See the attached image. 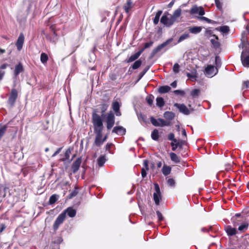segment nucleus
<instances>
[{
  "label": "nucleus",
  "mask_w": 249,
  "mask_h": 249,
  "mask_svg": "<svg viewBox=\"0 0 249 249\" xmlns=\"http://www.w3.org/2000/svg\"><path fill=\"white\" fill-rule=\"evenodd\" d=\"M65 218L66 217L65 213H61L58 216L53 225V229L54 231H56L58 230L59 225L63 222Z\"/></svg>",
  "instance_id": "9d476101"
},
{
  "label": "nucleus",
  "mask_w": 249,
  "mask_h": 249,
  "mask_svg": "<svg viewBox=\"0 0 249 249\" xmlns=\"http://www.w3.org/2000/svg\"><path fill=\"white\" fill-rule=\"evenodd\" d=\"M7 128V125L6 124L3 125L0 128V140L5 134Z\"/></svg>",
  "instance_id": "a18cd8bd"
},
{
  "label": "nucleus",
  "mask_w": 249,
  "mask_h": 249,
  "mask_svg": "<svg viewBox=\"0 0 249 249\" xmlns=\"http://www.w3.org/2000/svg\"><path fill=\"white\" fill-rule=\"evenodd\" d=\"M205 74L207 75L213 76L218 72V69L212 65H208L205 70Z\"/></svg>",
  "instance_id": "f8f14e48"
},
{
  "label": "nucleus",
  "mask_w": 249,
  "mask_h": 249,
  "mask_svg": "<svg viewBox=\"0 0 249 249\" xmlns=\"http://www.w3.org/2000/svg\"><path fill=\"white\" fill-rule=\"evenodd\" d=\"M215 3L217 8L221 10L222 9V4L219 0H215Z\"/></svg>",
  "instance_id": "13d9d810"
},
{
  "label": "nucleus",
  "mask_w": 249,
  "mask_h": 249,
  "mask_svg": "<svg viewBox=\"0 0 249 249\" xmlns=\"http://www.w3.org/2000/svg\"><path fill=\"white\" fill-rule=\"evenodd\" d=\"M248 226H249L248 223H244L242 224H241L240 226H239L238 229L239 231L244 232L247 230Z\"/></svg>",
  "instance_id": "ea45409f"
},
{
  "label": "nucleus",
  "mask_w": 249,
  "mask_h": 249,
  "mask_svg": "<svg viewBox=\"0 0 249 249\" xmlns=\"http://www.w3.org/2000/svg\"><path fill=\"white\" fill-rule=\"evenodd\" d=\"M198 13L199 14V15L200 16H201V17H203L202 16L205 14V11H204V8L202 7H200L199 8Z\"/></svg>",
  "instance_id": "338daca9"
},
{
  "label": "nucleus",
  "mask_w": 249,
  "mask_h": 249,
  "mask_svg": "<svg viewBox=\"0 0 249 249\" xmlns=\"http://www.w3.org/2000/svg\"><path fill=\"white\" fill-rule=\"evenodd\" d=\"M179 65L178 63H175L173 66V70L175 73H178L179 72Z\"/></svg>",
  "instance_id": "bf43d9fd"
},
{
  "label": "nucleus",
  "mask_w": 249,
  "mask_h": 249,
  "mask_svg": "<svg viewBox=\"0 0 249 249\" xmlns=\"http://www.w3.org/2000/svg\"><path fill=\"white\" fill-rule=\"evenodd\" d=\"M24 70L22 64L21 62H19L18 64L16 65L15 67L14 71L15 76H18L21 72H23Z\"/></svg>",
  "instance_id": "dca6fc26"
},
{
  "label": "nucleus",
  "mask_w": 249,
  "mask_h": 249,
  "mask_svg": "<svg viewBox=\"0 0 249 249\" xmlns=\"http://www.w3.org/2000/svg\"><path fill=\"white\" fill-rule=\"evenodd\" d=\"M146 171V170H145L144 168L142 169L141 174L142 178H144L146 176L147 173Z\"/></svg>",
  "instance_id": "774afa93"
},
{
  "label": "nucleus",
  "mask_w": 249,
  "mask_h": 249,
  "mask_svg": "<svg viewBox=\"0 0 249 249\" xmlns=\"http://www.w3.org/2000/svg\"><path fill=\"white\" fill-rule=\"evenodd\" d=\"M173 39V38H170L168 39L167 40L161 43V44L158 45L157 47L154 48L151 52L150 55L149 56V58L152 59L153 58L155 55L160 52L161 49H162L164 47L166 46L168 44L172 42Z\"/></svg>",
  "instance_id": "f03ea898"
},
{
  "label": "nucleus",
  "mask_w": 249,
  "mask_h": 249,
  "mask_svg": "<svg viewBox=\"0 0 249 249\" xmlns=\"http://www.w3.org/2000/svg\"><path fill=\"white\" fill-rule=\"evenodd\" d=\"M168 19L169 27L171 26L176 22L177 20V19L175 17H173V15L171 16L170 17L168 18Z\"/></svg>",
  "instance_id": "864d4df0"
},
{
  "label": "nucleus",
  "mask_w": 249,
  "mask_h": 249,
  "mask_svg": "<svg viewBox=\"0 0 249 249\" xmlns=\"http://www.w3.org/2000/svg\"><path fill=\"white\" fill-rule=\"evenodd\" d=\"M248 53H249V50L245 49L242 51L241 54L242 64L244 66L247 67H249V54L247 55Z\"/></svg>",
  "instance_id": "1a4fd4ad"
},
{
  "label": "nucleus",
  "mask_w": 249,
  "mask_h": 249,
  "mask_svg": "<svg viewBox=\"0 0 249 249\" xmlns=\"http://www.w3.org/2000/svg\"><path fill=\"white\" fill-rule=\"evenodd\" d=\"M162 13V11L161 10L158 11L156 15L155 18L153 19V23L154 25H157L159 23L160 18L161 16V15Z\"/></svg>",
  "instance_id": "c85d7f7f"
},
{
  "label": "nucleus",
  "mask_w": 249,
  "mask_h": 249,
  "mask_svg": "<svg viewBox=\"0 0 249 249\" xmlns=\"http://www.w3.org/2000/svg\"><path fill=\"white\" fill-rule=\"evenodd\" d=\"M171 170V167L164 164L161 169V172L164 176H167L170 174Z\"/></svg>",
  "instance_id": "6ab92c4d"
},
{
  "label": "nucleus",
  "mask_w": 249,
  "mask_h": 249,
  "mask_svg": "<svg viewBox=\"0 0 249 249\" xmlns=\"http://www.w3.org/2000/svg\"><path fill=\"white\" fill-rule=\"evenodd\" d=\"M213 32L209 29H207L205 31V36L207 37H210L211 36H213L215 37V39L218 40V37L217 36L213 34Z\"/></svg>",
  "instance_id": "79ce46f5"
},
{
  "label": "nucleus",
  "mask_w": 249,
  "mask_h": 249,
  "mask_svg": "<svg viewBox=\"0 0 249 249\" xmlns=\"http://www.w3.org/2000/svg\"><path fill=\"white\" fill-rule=\"evenodd\" d=\"M181 14V9L178 8L174 11V12L172 15L173 16V17H175L176 19H177L180 16Z\"/></svg>",
  "instance_id": "49530a36"
},
{
  "label": "nucleus",
  "mask_w": 249,
  "mask_h": 249,
  "mask_svg": "<svg viewBox=\"0 0 249 249\" xmlns=\"http://www.w3.org/2000/svg\"><path fill=\"white\" fill-rule=\"evenodd\" d=\"M142 64V61L141 59L136 60L131 66L129 69L132 68L133 70H136L140 67Z\"/></svg>",
  "instance_id": "473e14b6"
},
{
  "label": "nucleus",
  "mask_w": 249,
  "mask_h": 249,
  "mask_svg": "<svg viewBox=\"0 0 249 249\" xmlns=\"http://www.w3.org/2000/svg\"><path fill=\"white\" fill-rule=\"evenodd\" d=\"M202 30V28L200 26H194L190 27L189 31L192 34H196L200 33Z\"/></svg>",
  "instance_id": "bb28decb"
},
{
  "label": "nucleus",
  "mask_w": 249,
  "mask_h": 249,
  "mask_svg": "<svg viewBox=\"0 0 249 249\" xmlns=\"http://www.w3.org/2000/svg\"><path fill=\"white\" fill-rule=\"evenodd\" d=\"M92 123L93 125L94 133L95 134L93 145L100 147L104 143L102 140L104 125L102 117L96 111L92 113Z\"/></svg>",
  "instance_id": "f257e3e1"
},
{
  "label": "nucleus",
  "mask_w": 249,
  "mask_h": 249,
  "mask_svg": "<svg viewBox=\"0 0 249 249\" xmlns=\"http://www.w3.org/2000/svg\"><path fill=\"white\" fill-rule=\"evenodd\" d=\"M174 106L176 107L179 111L185 115L190 114V111L184 104L175 103Z\"/></svg>",
  "instance_id": "9b49d317"
},
{
  "label": "nucleus",
  "mask_w": 249,
  "mask_h": 249,
  "mask_svg": "<svg viewBox=\"0 0 249 249\" xmlns=\"http://www.w3.org/2000/svg\"><path fill=\"white\" fill-rule=\"evenodd\" d=\"M226 232L229 236H233L237 233V231L235 228H232L230 226H228L226 229Z\"/></svg>",
  "instance_id": "5701e85b"
},
{
  "label": "nucleus",
  "mask_w": 249,
  "mask_h": 249,
  "mask_svg": "<svg viewBox=\"0 0 249 249\" xmlns=\"http://www.w3.org/2000/svg\"><path fill=\"white\" fill-rule=\"evenodd\" d=\"M171 88L169 86H162L159 88L158 92L160 94H164L169 92Z\"/></svg>",
  "instance_id": "aec40b11"
},
{
  "label": "nucleus",
  "mask_w": 249,
  "mask_h": 249,
  "mask_svg": "<svg viewBox=\"0 0 249 249\" xmlns=\"http://www.w3.org/2000/svg\"><path fill=\"white\" fill-rule=\"evenodd\" d=\"M82 162L81 157L78 158L71 165V169L73 173H75L79 169Z\"/></svg>",
  "instance_id": "4468645a"
},
{
  "label": "nucleus",
  "mask_w": 249,
  "mask_h": 249,
  "mask_svg": "<svg viewBox=\"0 0 249 249\" xmlns=\"http://www.w3.org/2000/svg\"><path fill=\"white\" fill-rule=\"evenodd\" d=\"M141 54V53L139 51L129 57V58L126 60V62L129 63L136 60L139 57Z\"/></svg>",
  "instance_id": "412c9836"
},
{
  "label": "nucleus",
  "mask_w": 249,
  "mask_h": 249,
  "mask_svg": "<svg viewBox=\"0 0 249 249\" xmlns=\"http://www.w3.org/2000/svg\"><path fill=\"white\" fill-rule=\"evenodd\" d=\"M155 192L153 194V199L155 204L159 205L160 204V200L161 199V193L160 191V187L157 183L154 184Z\"/></svg>",
  "instance_id": "6e6552de"
},
{
  "label": "nucleus",
  "mask_w": 249,
  "mask_h": 249,
  "mask_svg": "<svg viewBox=\"0 0 249 249\" xmlns=\"http://www.w3.org/2000/svg\"><path fill=\"white\" fill-rule=\"evenodd\" d=\"M8 66L9 64L7 63H4L0 66V80L2 79L5 73L3 70L6 69Z\"/></svg>",
  "instance_id": "4be33fe9"
},
{
  "label": "nucleus",
  "mask_w": 249,
  "mask_h": 249,
  "mask_svg": "<svg viewBox=\"0 0 249 249\" xmlns=\"http://www.w3.org/2000/svg\"><path fill=\"white\" fill-rule=\"evenodd\" d=\"M156 213L158 217V220L159 221H162L163 219V217L162 213L159 211H157Z\"/></svg>",
  "instance_id": "680f3d73"
},
{
  "label": "nucleus",
  "mask_w": 249,
  "mask_h": 249,
  "mask_svg": "<svg viewBox=\"0 0 249 249\" xmlns=\"http://www.w3.org/2000/svg\"><path fill=\"white\" fill-rule=\"evenodd\" d=\"M107 128L108 130L110 129L115 123V116L112 111H109L107 116L106 118Z\"/></svg>",
  "instance_id": "0eeeda50"
},
{
  "label": "nucleus",
  "mask_w": 249,
  "mask_h": 249,
  "mask_svg": "<svg viewBox=\"0 0 249 249\" xmlns=\"http://www.w3.org/2000/svg\"><path fill=\"white\" fill-rule=\"evenodd\" d=\"M120 105L118 102L115 101L112 103V109L115 111H118L120 109Z\"/></svg>",
  "instance_id": "c03bdc74"
},
{
  "label": "nucleus",
  "mask_w": 249,
  "mask_h": 249,
  "mask_svg": "<svg viewBox=\"0 0 249 249\" xmlns=\"http://www.w3.org/2000/svg\"><path fill=\"white\" fill-rule=\"evenodd\" d=\"M200 93V90L198 89H194L191 92V95L193 97H197Z\"/></svg>",
  "instance_id": "3c124183"
},
{
  "label": "nucleus",
  "mask_w": 249,
  "mask_h": 249,
  "mask_svg": "<svg viewBox=\"0 0 249 249\" xmlns=\"http://www.w3.org/2000/svg\"><path fill=\"white\" fill-rule=\"evenodd\" d=\"M78 187H75L74 189L68 196V198L69 199H71L73 197L75 196L78 194Z\"/></svg>",
  "instance_id": "e433bc0d"
},
{
  "label": "nucleus",
  "mask_w": 249,
  "mask_h": 249,
  "mask_svg": "<svg viewBox=\"0 0 249 249\" xmlns=\"http://www.w3.org/2000/svg\"><path fill=\"white\" fill-rule=\"evenodd\" d=\"M151 138L154 141H158L159 138V131L155 129L151 133Z\"/></svg>",
  "instance_id": "2f4dec72"
},
{
  "label": "nucleus",
  "mask_w": 249,
  "mask_h": 249,
  "mask_svg": "<svg viewBox=\"0 0 249 249\" xmlns=\"http://www.w3.org/2000/svg\"><path fill=\"white\" fill-rule=\"evenodd\" d=\"M71 153V150L70 148H68L64 154V157L61 159V160L62 161H65L66 160H69L70 159V154Z\"/></svg>",
  "instance_id": "f704fd0d"
},
{
  "label": "nucleus",
  "mask_w": 249,
  "mask_h": 249,
  "mask_svg": "<svg viewBox=\"0 0 249 249\" xmlns=\"http://www.w3.org/2000/svg\"><path fill=\"white\" fill-rule=\"evenodd\" d=\"M62 213H65V217L66 216V214L67 213L69 217H73L76 215V211L73 209L72 207H70L64 211Z\"/></svg>",
  "instance_id": "a211bd4d"
},
{
  "label": "nucleus",
  "mask_w": 249,
  "mask_h": 249,
  "mask_svg": "<svg viewBox=\"0 0 249 249\" xmlns=\"http://www.w3.org/2000/svg\"><path fill=\"white\" fill-rule=\"evenodd\" d=\"M187 76L191 79L196 80L197 77L196 71L195 72H192V73H187Z\"/></svg>",
  "instance_id": "5fc2aeb1"
},
{
  "label": "nucleus",
  "mask_w": 249,
  "mask_h": 249,
  "mask_svg": "<svg viewBox=\"0 0 249 249\" xmlns=\"http://www.w3.org/2000/svg\"><path fill=\"white\" fill-rule=\"evenodd\" d=\"M106 161L105 155L100 156L97 160V163L99 167L103 166Z\"/></svg>",
  "instance_id": "cd10ccee"
},
{
  "label": "nucleus",
  "mask_w": 249,
  "mask_h": 249,
  "mask_svg": "<svg viewBox=\"0 0 249 249\" xmlns=\"http://www.w3.org/2000/svg\"><path fill=\"white\" fill-rule=\"evenodd\" d=\"M219 31L223 33L227 34L229 32L230 29L228 26L225 25L220 27Z\"/></svg>",
  "instance_id": "09e8293b"
},
{
  "label": "nucleus",
  "mask_w": 249,
  "mask_h": 249,
  "mask_svg": "<svg viewBox=\"0 0 249 249\" xmlns=\"http://www.w3.org/2000/svg\"><path fill=\"white\" fill-rule=\"evenodd\" d=\"M163 117L165 119V121H168L171 125V121L175 117V113L172 111H165L163 114Z\"/></svg>",
  "instance_id": "2eb2a0df"
},
{
  "label": "nucleus",
  "mask_w": 249,
  "mask_h": 249,
  "mask_svg": "<svg viewBox=\"0 0 249 249\" xmlns=\"http://www.w3.org/2000/svg\"><path fill=\"white\" fill-rule=\"evenodd\" d=\"M101 108V112L102 113V116H103L106 110H107L108 105L107 104L104 103L100 105Z\"/></svg>",
  "instance_id": "4c0bfd02"
},
{
  "label": "nucleus",
  "mask_w": 249,
  "mask_h": 249,
  "mask_svg": "<svg viewBox=\"0 0 249 249\" xmlns=\"http://www.w3.org/2000/svg\"><path fill=\"white\" fill-rule=\"evenodd\" d=\"M174 93L175 94H180L181 96H184L185 94V92L183 90H179V89H177L174 91Z\"/></svg>",
  "instance_id": "052dcab7"
},
{
  "label": "nucleus",
  "mask_w": 249,
  "mask_h": 249,
  "mask_svg": "<svg viewBox=\"0 0 249 249\" xmlns=\"http://www.w3.org/2000/svg\"><path fill=\"white\" fill-rule=\"evenodd\" d=\"M217 40V39L215 40L214 39H211V42L215 49H217L220 47V43Z\"/></svg>",
  "instance_id": "de8ad7c7"
},
{
  "label": "nucleus",
  "mask_w": 249,
  "mask_h": 249,
  "mask_svg": "<svg viewBox=\"0 0 249 249\" xmlns=\"http://www.w3.org/2000/svg\"><path fill=\"white\" fill-rule=\"evenodd\" d=\"M189 37V34L187 33H185L184 34H182L181 36H180L178 42V43H179L182 41L183 40L188 38Z\"/></svg>",
  "instance_id": "a19ab883"
},
{
  "label": "nucleus",
  "mask_w": 249,
  "mask_h": 249,
  "mask_svg": "<svg viewBox=\"0 0 249 249\" xmlns=\"http://www.w3.org/2000/svg\"><path fill=\"white\" fill-rule=\"evenodd\" d=\"M24 41V36L23 33H20L16 43V45L18 51H20L23 47Z\"/></svg>",
  "instance_id": "ddd939ff"
},
{
  "label": "nucleus",
  "mask_w": 249,
  "mask_h": 249,
  "mask_svg": "<svg viewBox=\"0 0 249 249\" xmlns=\"http://www.w3.org/2000/svg\"><path fill=\"white\" fill-rule=\"evenodd\" d=\"M134 7L135 3L133 2L132 0H126V2L123 6V9L128 17L131 15Z\"/></svg>",
  "instance_id": "39448f33"
},
{
  "label": "nucleus",
  "mask_w": 249,
  "mask_h": 249,
  "mask_svg": "<svg viewBox=\"0 0 249 249\" xmlns=\"http://www.w3.org/2000/svg\"><path fill=\"white\" fill-rule=\"evenodd\" d=\"M167 184L171 187L175 186V181L174 178H171V177H167L166 178Z\"/></svg>",
  "instance_id": "c9c22d12"
},
{
  "label": "nucleus",
  "mask_w": 249,
  "mask_h": 249,
  "mask_svg": "<svg viewBox=\"0 0 249 249\" xmlns=\"http://www.w3.org/2000/svg\"><path fill=\"white\" fill-rule=\"evenodd\" d=\"M150 119L151 124L155 126L164 127L170 126V124L169 122L165 121V120L163 119L158 118V119H156L154 117L151 116Z\"/></svg>",
  "instance_id": "20e7f679"
},
{
  "label": "nucleus",
  "mask_w": 249,
  "mask_h": 249,
  "mask_svg": "<svg viewBox=\"0 0 249 249\" xmlns=\"http://www.w3.org/2000/svg\"><path fill=\"white\" fill-rule=\"evenodd\" d=\"M231 221L233 223V226L234 227H236L239 225L240 222L242 221V220H239L236 218V217H232Z\"/></svg>",
  "instance_id": "4d7b16f0"
},
{
  "label": "nucleus",
  "mask_w": 249,
  "mask_h": 249,
  "mask_svg": "<svg viewBox=\"0 0 249 249\" xmlns=\"http://www.w3.org/2000/svg\"><path fill=\"white\" fill-rule=\"evenodd\" d=\"M112 132L123 135L125 134L126 130L122 126H115L113 128Z\"/></svg>",
  "instance_id": "f3484780"
},
{
  "label": "nucleus",
  "mask_w": 249,
  "mask_h": 249,
  "mask_svg": "<svg viewBox=\"0 0 249 249\" xmlns=\"http://www.w3.org/2000/svg\"><path fill=\"white\" fill-rule=\"evenodd\" d=\"M170 156L171 160L175 163H178L180 162V157L175 153L171 152L170 153Z\"/></svg>",
  "instance_id": "a878e982"
},
{
  "label": "nucleus",
  "mask_w": 249,
  "mask_h": 249,
  "mask_svg": "<svg viewBox=\"0 0 249 249\" xmlns=\"http://www.w3.org/2000/svg\"><path fill=\"white\" fill-rule=\"evenodd\" d=\"M150 68V66H146L144 69L139 74V78H138V80H140L143 76V75L146 73V72L148 71V70Z\"/></svg>",
  "instance_id": "37998d69"
},
{
  "label": "nucleus",
  "mask_w": 249,
  "mask_h": 249,
  "mask_svg": "<svg viewBox=\"0 0 249 249\" xmlns=\"http://www.w3.org/2000/svg\"><path fill=\"white\" fill-rule=\"evenodd\" d=\"M149 161L147 160H144L143 162V164L144 167V169L147 171L149 170V166H148Z\"/></svg>",
  "instance_id": "0e129e2a"
},
{
  "label": "nucleus",
  "mask_w": 249,
  "mask_h": 249,
  "mask_svg": "<svg viewBox=\"0 0 249 249\" xmlns=\"http://www.w3.org/2000/svg\"><path fill=\"white\" fill-rule=\"evenodd\" d=\"M50 29L53 33V36L52 37L51 35H46V38L52 43L55 44L56 42L58 40V35L56 33V30L55 29V26L54 25H51L50 26Z\"/></svg>",
  "instance_id": "423d86ee"
},
{
  "label": "nucleus",
  "mask_w": 249,
  "mask_h": 249,
  "mask_svg": "<svg viewBox=\"0 0 249 249\" xmlns=\"http://www.w3.org/2000/svg\"><path fill=\"white\" fill-rule=\"evenodd\" d=\"M48 55L45 53H42L40 55V61L42 63L45 64L48 60Z\"/></svg>",
  "instance_id": "7c9ffc66"
},
{
  "label": "nucleus",
  "mask_w": 249,
  "mask_h": 249,
  "mask_svg": "<svg viewBox=\"0 0 249 249\" xmlns=\"http://www.w3.org/2000/svg\"><path fill=\"white\" fill-rule=\"evenodd\" d=\"M199 8L196 6H193L189 11V13L191 15L198 13Z\"/></svg>",
  "instance_id": "6e6d98bb"
},
{
  "label": "nucleus",
  "mask_w": 249,
  "mask_h": 249,
  "mask_svg": "<svg viewBox=\"0 0 249 249\" xmlns=\"http://www.w3.org/2000/svg\"><path fill=\"white\" fill-rule=\"evenodd\" d=\"M166 14L167 15H169L168 12L165 13L161 17V18L160 19V22L163 25H164L165 26L169 27V19L167 15H166Z\"/></svg>",
  "instance_id": "b1692460"
},
{
  "label": "nucleus",
  "mask_w": 249,
  "mask_h": 249,
  "mask_svg": "<svg viewBox=\"0 0 249 249\" xmlns=\"http://www.w3.org/2000/svg\"><path fill=\"white\" fill-rule=\"evenodd\" d=\"M249 88V80L245 81L242 84V89Z\"/></svg>",
  "instance_id": "e2e57ef3"
},
{
  "label": "nucleus",
  "mask_w": 249,
  "mask_h": 249,
  "mask_svg": "<svg viewBox=\"0 0 249 249\" xmlns=\"http://www.w3.org/2000/svg\"><path fill=\"white\" fill-rule=\"evenodd\" d=\"M57 200V195L55 194L51 196L49 199V203L50 204H54Z\"/></svg>",
  "instance_id": "8fccbe9b"
},
{
  "label": "nucleus",
  "mask_w": 249,
  "mask_h": 249,
  "mask_svg": "<svg viewBox=\"0 0 249 249\" xmlns=\"http://www.w3.org/2000/svg\"><path fill=\"white\" fill-rule=\"evenodd\" d=\"M113 146V144L112 143H107L106 145L105 148L106 151H108L110 152V149L111 147Z\"/></svg>",
  "instance_id": "69168bd1"
},
{
  "label": "nucleus",
  "mask_w": 249,
  "mask_h": 249,
  "mask_svg": "<svg viewBox=\"0 0 249 249\" xmlns=\"http://www.w3.org/2000/svg\"><path fill=\"white\" fill-rule=\"evenodd\" d=\"M241 42H243V44H249L247 33L245 32L242 33Z\"/></svg>",
  "instance_id": "72a5a7b5"
},
{
  "label": "nucleus",
  "mask_w": 249,
  "mask_h": 249,
  "mask_svg": "<svg viewBox=\"0 0 249 249\" xmlns=\"http://www.w3.org/2000/svg\"><path fill=\"white\" fill-rule=\"evenodd\" d=\"M156 105L160 107H163L165 105V102L163 98L159 97L156 98Z\"/></svg>",
  "instance_id": "c756f323"
},
{
  "label": "nucleus",
  "mask_w": 249,
  "mask_h": 249,
  "mask_svg": "<svg viewBox=\"0 0 249 249\" xmlns=\"http://www.w3.org/2000/svg\"><path fill=\"white\" fill-rule=\"evenodd\" d=\"M154 44L153 41H150L149 42H146L143 44V46L141 49L139 50V51L142 53L145 50L150 48L151 47L153 46Z\"/></svg>",
  "instance_id": "393cba45"
},
{
  "label": "nucleus",
  "mask_w": 249,
  "mask_h": 249,
  "mask_svg": "<svg viewBox=\"0 0 249 249\" xmlns=\"http://www.w3.org/2000/svg\"><path fill=\"white\" fill-rule=\"evenodd\" d=\"M199 19H200L202 20L205 21L206 22H207L208 23H211V24L216 23V21L211 20V19H210L206 17H200L199 18Z\"/></svg>",
  "instance_id": "603ef678"
},
{
  "label": "nucleus",
  "mask_w": 249,
  "mask_h": 249,
  "mask_svg": "<svg viewBox=\"0 0 249 249\" xmlns=\"http://www.w3.org/2000/svg\"><path fill=\"white\" fill-rule=\"evenodd\" d=\"M18 97V91L15 88H13L7 100V104L10 107L14 106Z\"/></svg>",
  "instance_id": "7ed1b4c3"
},
{
  "label": "nucleus",
  "mask_w": 249,
  "mask_h": 249,
  "mask_svg": "<svg viewBox=\"0 0 249 249\" xmlns=\"http://www.w3.org/2000/svg\"><path fill=\"white\" fill-rule=\"evenodd\" d=\"M154 98V97L152 94H149L146 97V100L147 101V103L150 106H152V105H153Z\"/></svg>",
  "instance_id": "58836bf2"
}]
</instances>
